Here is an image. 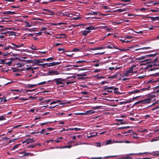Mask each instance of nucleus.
<instances>
[{
	"instance_id": "nucleus-56",
	"label": "nucleus",
	"mask_w": 159,
	"mask_h": 159,
	"mask_svg": "<svg viewBox=\"0 0 159 159\" xmlns=\"http://www.w3.org/2000/svg\"><path fill=\"white\" fill-rule=\"evenodd\" d=\"M121 0L124 2H129L130 1V0Z\"/></svg>"
},
{
	"instance_id": "nucleus-27",
	"label": "nucleus",
	"mask_w": 159,
	"mask_h": 159,
	"mask_svg": "<svg viewBox=\"0 0 159 159\" xmlns=\"http://www.w3.org/2000/svg\"><path fill=\"white\" fill-rule=\"evenodd\" d=\"M64 101H61L60 100H57L56 101V102L57 103H58V102H62L61 103L59 104L60 105H63V104H66V102H64Z\"/></svg>"
},
{
	"instance_id": "nucleus-54",
	"label": "nucleus",
	"mask_w": 159,
	"mask_h": 159,
	"mask_svg": "<svg viewBox=\"0 0 159 159\" xmlns=\"http://www.w3.org/2000/svg\"><path fill=\"white\" fill-rule=\"evenodd\" d=\"M105 53V52L100 53H97L95 54V55H102Z\"/></svg>"
},
{
	"instance_id": "nucleus-7",
	"label": "nucleus",
	"mask_w": 159,
	"mask_h": 159,
	"mask_svg": "<svg viewBox=\"0 0 159 159\" xmlns=\"http://www.w3.org/2000/svg\"><path fill=\"white\" fill-rule=\"evenodd\" d=\"M136 65H134L129 68V69L131 71V72H132L133 74L136 73H137V71L136 70V69L137 68V67L136 68Z\"/></svg>"
},
{
	"instance_id": "nucleus-11",
	"label": "nucleus",
	"mask_w": 159,
	"mask_h": 159,
	"mask_svg": "<svg viewBox=\"0 0 159 159\" xmlns=\"http://www.w3.org/2000/svg\"><path fill=\"white\" fill-rule=\"evenodd\" d=\"M151 48L150 47H143V48H141L138 49H135V50H147L148 49H149Z\"/></svg>"
},
{
	"instance_id": "nucleus-35",
	"label": "nucleus",
	"mask_w": 159,
	"mask_h": 159,
	"mask_svg": "<svg viewBox=\"0 0 159 159\" xmlns=\"http://www.w3.org/2000/svg\"><path fill=\"white\" fill-rule=\"evenodd\" d=\"M98 11H95V12H93L92 13H89V14H90V15H96L98 14Z\"/></svg>"
},
{
	"instance_id": "nucleus-45",
	"label": "nucleus",
	"mask_w": 159,
	"mask_h": 159,
	"mask_svg": "<svg viewBox=\"0 0 159 159\" xmlns=\"http://www.w3.org/2000/svg\"><path fill=\"white\" fill-rule=\"evenodd\" d=\"M12 93H13L14 94H16V92L19 91V90H12Z\"/></svg>"
},
{
	"instance_id": "nucleus-59",
	"label": "nucleus",
	"mask_w": 159,
	"mask_h": 159,
	"mask_svg": "<svg viewBox=\"0 0 159 159\" xmlns=\"http://www.w3.org/2000/svg\"><path fill=\"white\" fill-rule=\"evenodd\" d=\"M80 114L81 115H87V112L86 111L85 112L80 113Z\"/></svg>"
},
{
	"instance_id": "nucleus-50",
	"label": "nucleus",
	"mask_w": 159,
	"mask_h": 159,
	"mask_svg": "<svg viewBox=\"0 0 159 159\" xmlns=\"http://www.w3.org/2000/svg\"><path fill=\"white\" fill-rule=\"evenodd\" d=\"M0 55H2L3 56H7V54L4 53H2L1 52H0Z\"/></svg>"
},
{
	"instance_id": "nucleus-12",
	"label": "nucleus",
	"mask_w": 159,
	"mask_h": 159,
	"mask_svg": "<svg viewBox=\"0 0 159 159\" xmlns=\"http://www.w3.org/2000/svg\"><path fill=\"white\" fill-rule=\"evenodd\" d=\"M87 115H90L95 113V111L93 110H90L86 111Z\"/></svg>"
},
{
	"instance_id": "nucleus-34",
	"label": "nucleus",
	"mask_w": 159,
	"mask_h": 159,
	"mask_svg": "<svg viewBox=\"0 0 159 159\" xmlns=\"http://www.w3.org/2000/svg\"><path fill=\"white\" fill-rule=\"evenodd\" d=\"M89 33V31L87 30H84L83 32V34L84 36H86Z\"/></svg>"
},
{
	"instance_id": "nucleus-43",
	"label": "nucleus",
	"mask_w": 159,
	"mask_h": 159,
	"mask_svg": "<svg viewBox=\"0 0 159 159\" xmlns=\"http://www.w3.org/2000/svg\"><path fill=\"white\" fill-rule=\"evenodd\" d=\"M20 145V144H17L16 145L14 146V147L13 148V149L15 150L16 148H17Z\"/></svg>"
},
{
	"instance_id": "nucleus-18",
	"label": "nucleus",
	"mask_w": 159,
	"mask_h": 159,
	"mask_svg": "<svg viewBox=\"0 0 159 159\" xmlns=\"http://www.w3.org/2000/svg\"><path fill=\"white\" fill-rule=\"evenodd\" d=\"M121 68V67L118 66V67L117 66V67L116 68H115L114 67H110L108 68V69L110 70H116L118 69H119L120 68Z\"/></svg>"
},
{
	"instance_id": "nucleus-25",
	"label": "nucleus",
	"mask_w": 159,
	"mask_h": 159,
	"mask_svg": "<svg viewBox=\"0 0 159 159\" xmlns=\"http://www.w3.org/2000/svg\"><path fill=\"white\" fill-rule=\"evenodd\" d=\"M38 85V84H29L27 85V87L30 88H32L34 86H37Z\"/></svg>"
},
{
	"instance_id": "nucleus-53",
	"label": "nucleus",
	"mask_w": 159,
	"mask_h": 159,
	"mask_svg": "<svg viewBox=\"0 0 159 159\" xmlns=\"http://www.w3.org/2000/svg\"><path fill=\"white\" fill-rule=\"evenodd\" d=\"M80 17H74L72 19L73 20H78V19H80Z\"/></svg>"
},
{
	"instance_id": "nucleus-40",
	"label": "nucleus",
	"mask_w": 159,
	"mask_h": 159,
	"mask_svg": "<svg viewBox=\"0 0 159 159\" xmlns=\"http://www.w3.org/2000/svg\"><path fill=\"white\" fill-rule=\"evenodd\" d=\"M86 74H84V73L81 74H78L77 75V76L78 77L80 76H85Z\"/></svg>"
},
{
	"instance_id": "nucleus-38",
	"label": "nucleus",
	"mask_w": 159,
	"mask_h": 159,
	"mask_svg": "<svg viewBox=\"0 0 159 159\" xmlns=\"http://www.w3.org/2000/svg\"><path fill=\"white\" fill-rule=\"evenodd\" d=\"M6 120V118H5L4 116H0V121L3 120Z\"/></svg>"
},
{
	"instance_id": "nucleus-24",
	"label": "nucleus",
	"mask_w": 159,
	"mask_h": 159,
	"mask_svg": "<svg viewBox=\"0 0 159 159\" xmlns=\"http://www.w3.org/2000/svg\"><path fill=\"white\" fill-rule=\"evenodd\" d=\"M119 40L120 41H121L122 43H128L129 42L132 41V40H125V39H119Z\"/></svg>"
},
{
	"instance_id": "nucleus-3",
	"label": "nucleus",
	"mask_w": 159,
	"mask_h": 159,
	"mask_svg": "<svg viewBox=\"0 0 159 159\" xmlns=\"http://www.w3.org/2000/svg\"><path fill=\"white\" fill-rule=\"evenodd\" d=\"M60 64V62H53L50 63H45L44 64H39L40 66H44L45 65H46L48 66H54Z\"/></svg>"
},
{
	"instance_id": "nucleus-52",
	"label": "nucleus",
	"mask_w": 159,
	"mask_h": 159,
	"mask_svg": "<svg viewBox=\"0 0 159 159\" xmlns=\"http://www.w3.org/2000/svg\"><path fill=\"white\" fill-rule=\"evenodd\" d=\"M134 93H138L139 92H140V90H134Z\"/></svg>"
},
{
	"instance_id": "nucleus-49",
	"label": "nucleus",
	"mask_w": 159,
	"mask_h": 159,
	"mask_svg": "<svg viewBox=\"0 0 159 159\" xmlns=\"http://www.w3.org/2000/svg\"><path fill=\"white\" fill-rule=\"evenodd\" d=\"M128 50H129V49H126L125 48H122L120 49V51L123 52H126Z\"/></svg>"
},
{
	"instance_id": "nucleus-63",
	"label": "nucleus",
	"mask_w": 159,
	"mask_h": 159,
	"mask_svg": "<svg viewBox=\"0 0 159 159\" xmlns=\"http://www.w3.org/2000/svg\"><path fill=\"white\" fill-rule=\"evenodd\" d=\"M123 142H122V141H114V143H123Z\"/></svg>"
},
{
	"instance_id": "nucleus-19",
	"label": "nucleus",
	"mask_w": 159,
	"mask_h": 159,
	"mask_svg": "<svg viewBox=\"0 0 159 159\" xmlns=\"http://www.w3.org/2000/svg\"><path fill=\"white\" fill-rule=\"evenodd\" d=\"M98 133L96 132H93L90 134V135L89 136H88V138H91L92 137L95 136L97 135Z\"/></svg>"
},
{
	"instance_id": "nucleus-6",
	"label": "nucleus",
	"mask_w": 159,
	"mask_h": 159,
	"mask_svg": "<svg viewBox=\"0 0 159 159\" xmlns=\"http://www.w3.org/2000/svg\"><path fill=\"white\" fill-rule=\"evenodd\" d=\"M60 73L59 72L57 71V70H51L49 71L48 73V75L52 76L53 75H58L60 74Z\"/></svg>"
},
{
	"instance_id": "nucleus-28",
	"label": "nucleus",
	"mask_w": 159,
	"mask_h": 159,
	"mask_svg": "<svg viewBox=\"0 0 159 159\" xmlns=\"http://www.w3.org/2000/svg\"><path fill=\"white\" fill-rule=\"evenodd\" d=\"M66 16L69 17H72L74 16V12L73 13H67L65 15Z\"/></svg>"
},
{
	"instance_id": "nucleus-64",
	"label": "nucleus",
	"mask_w": 159,
	"mask_h": 159,
	"mask_svg": "<svg viewBox=\"0 0 159 159\" xmlns=\"http://www.w3.org/2000/svg\"><path fill=\"white\" fill-rule=\"evenodd\" d=\"M50 101V99H47L44 101L45 102H49Z\"/></svg>"
},
{
	"instance_id": "nucleus-44",
	"label": "nucleus",
	"mask_w": 159,
	"mask_h": 159,
	"mask_svg": "<svg viewBox=\"0 0 159 159\" xmlns=\"http://www.w3.org/2000/svg\"><path fill=\"white\" fill-rule=\"evenodd\" d=\"M100 106H96L95 107H93L92 108L95 110H96L100 108Z\"/></svg>"
},
{
	"instance_id": "nucleus-21",
	"label": "nucleus",
	"mask_w": 159,
	"mask_h": 159,
	"mask_svg": "<svg viewBox=\"0 0 159 159\" xmlns=\"http://www.w3.org/2000/svg\"><path fill=\"white\" fill-rule=\"evenodd\" d=\"M40 145V144L39 143H34L32 145H30L28 146V147L29 148H33L35 147L37 145Z\"/></svg>"
},
{
	"instance_id": "nucleus-1",
	"label": "nucleus",
	"mask_w": 159,
	"mask_h": 159,
	"mask_svg": "<svg viewBox=\"0 0 159 159\" xmlns=\"http://www.w3.org/2000/svg\"><path fill=\"white\" fill-rule=\"evenodd\" d=\"M66 80L65 79H63L61 78L55 79V82L56 83V84L57 85L60 84L64 85L65 84V82Z\"/></svg>"
},
{
	"instance_id": "nucleus-32",
	"label": "nucleus",
	"mask_w": 159,
	"mask_h": 159,
	"mask_svg": "<svg viewBox=\"0 0 159 159\" xmlns=\"http://www.w3.org/2000/svg\"><path fill=\"white\" fill-rule=\"evenodd\" d=\"M26 25L25 26H26L28 27H31L32 26V24H30L29 22H26Z\"/></svg>"
},
{
	"instance_id": "nucleus-9",
	"label": "nucleus",
	"mask_w": 159,
	"mask_h": 159,
	"mask_svg": "<svg viewBox=\"0 0 159 159\" xmlns=\"http://www.w3.org/2000/svg\"><path fill=\"white\" fill-rule=\"evenodd\" d=\"M132 74L133 73L131 72V71H130V70L129 69L126 71L125 72H124L123 74L125 76H127L128 75H130Z\"/></svg>"
},
{
	"instance_id": "nucleus-14",
	"label": "nucleus",
	"mask_w": 159,
	"mask_h": 159,
	"mask_svg": "<svg viewBox=\"0 0 159 159\" xmlns=\"http://www.w3.org/2000/svg\"><path fill=\"white\" fill-rule=\"evenodd\" d=\"M21 153H24V154L23 155V156H33V154H31L30 152H21Z\"/></svg>"
},
{
	"instance_id": "nucleus-41",
	"label": "nucleus",
	"mask_w": 159,
	"mask_h": 159,
	"mask_svg": "<svg viewBox=\"0 0 159 159\" xmlns=\"http://www.w3.org/2000/svg\"><path fill=\"white\" fill-rule=\"evenodd\" d=\"M130 127L129 126H127L125 127H123L120 128H119V129H128L130 128Z\"/></svg>"
},
{
	"instance_id": "nucleus-15",
	"label": "nucleus",
	"mask_w": 159,
	"mask_h": 159,
	"mask_svg": "<svg viewBox=\"0 0 159 159\" xmlns=\"http://www.w3.org/2000/svg\"><path fill=\"white\" fill-rule=\"evenodd\" d=\"M35 141V140H34L33 139H28L27 141L26 144H28L30 143H33V142H34Z\"/></svg>"
},
{
	"instance_id": "nucleus-55",
	"label": "nucleus",
	"mask_w": 159,
	"mask_h": 159,
	"mask_svg": "<svg viewBox=\"0 0 159 159\" xmlns=\"http://www.w3.org/2000/svg\"><path fill=\"white\" fill-rule=\"evenodd\" d=\"M84 61H84L81 60V61H77L76 62L77 63H83Z\"/></svg>"
},
{
	"instance_id": "nucleus-57",
	"label": "nucleus",
	"mask_w": 159,
	"mask_h": 159,
	"mask_svg": "<svg viewBox=\"0 0 159 159\" xmlns=\"http://www.w3.org/2000/svg\"><path fill=\"white\" fill-rule=\"evenodd\" d=\"M106 30L108 31H111V30H112V29L108 28V27H106Z\"/></svg>"
},
{
	"instance_id": "nucleus-16",
	"label": "nucleus",
	"mask_w": 159,
	"mask_h": 159,
	"mask_svg": "<svg viewBox=\"0 0 159 159\" xmlns=\"http://www.w3.org/2000/svg\"><path fill=\"white\" fill-rule=\"evenodd\" d=\"M59 35L61 36L56 37V38L57 39H62V38H66V35L64 34H60Z\"/></svg>"
},
{
	"instance_id": "nucleus-2",
	"label": "nucleus",
	"mask_w": 159,
	"mask_h": 159,
	"mask_svg": "<svg viewBox=\"0 0 159 159\" xmlns=\"http://www.w3.org/2000/svg\"><path fill=\"white\" fill-rule=\"evenodd\" d=\"M11 44L13 46H10L9 48H10L13 50H16L17 51H19L20 50L19 49H16L17 48H20L24 46V45L23 44L16 45L14 43H11Z\"/></svg>"
},
{
	"instance_id": "nucleus-47",
	"label": "nucleus",
	"mask_w": 159,
	"mask_h": 159,
	"mask_svg": "<svg viewBox=\"0 0 159 159\" xmlns=\"http://www.w3.org/2000/svg\"><path fill=\"white\" fill-rule=\"evenodd\" d=\"M132 37H131V36H127V35H126V36H124V38H125V39H129V38H132Z\"/></svg>"
},
{
	"instance_id": "nucleus-58",
	"label": "nucleus",
	"mask_w": 159,
	"mask_h": 159,
	"mask_svg": "<svg viewBox=\"0 0 159 159\" xmlns=\"http://www.w3.org/2000/svg\"><path fill=\"white\" fill-rule=\"evenodd\" d=\"M101 69H97L95 70H94V72H100L101 71Z\"/></svg>"
},
{
	"instance_id": "nucleus-42",
	"label": "nucleus",
	"mask_w": 159,
	"mask_h": 159,
	"mask_svg": "<svg viewBox=\"0 0 159 159\" xmlns=\"http://www.w3.org/2000/svg\"><path fill=\"white\" fill-rule=\"evenodd\" d=\"M74 129L76 131H77L78 130H80L81 129L80 128H74L70 129V130H74Z\"/></svg>"
},
{
	"instance_id": "nucleus-26",
	"label": "nucleus",
	"mask_w": 159,
	"mask_h": 159,
	"mask_svg": "<svg viewBox=\"0 0 159 159\" xmlns=\"http://www.w3.org/2000/svg\"><path fill=\"white\" fill-rule=\"evenodd\" d=\"M159 140V136H157V137L152 139L150 141L151 142H153L154 141H156Z\"/></svg>"
},
{
	"instance_id": "nucleus-51",
	"label": "nucleus",
	"mask_w": 159,
	"mask_h": 159,
	"mask_svg": "<svg viewBox=\"0 0 159 159\" xmlns=\"http://www.w3.org/2000/svg\"><path fill=\"white\" fill-rule=\"evenodd\" d=\"M79 50L78 48H74L73 50V52H77Z\"/></svg>"
},
{
	"instance_id": "nucleus-13",
	"label": "nucleus",
	"mask_w": 159,
	"mask_h": 159,
	"mask_svg": "<svg viewBox=\"0 0 159 159\" xmlns=\"http://www.w3.org/2000/svg\"><path fill=\"white\" fill-rule=\"evenodd\" d=\"M118 89V88L117 87H113V90H114V93L117 94H121V93L118 92L117 91V90Z\"/></svg>"
},
{
	"instance_id": "nucleus-4",
	"label": "nucleus",
	"mask_w": 159,
	"mask_h": 159,
	"mask_svg": "<svg viewBox=\"0 0 159 159\" xmlns=\"http://www.w3.org/2000/svg\"><path fill=\"white\" fill-rule=\"evenodd\" d=\"M43 11H45V12H43L42 14H46L49 15H54L55 13L54 12H53L52 11L46 9H43Z\"/></svg>"
},
{
	"instance_id": "nucleus-30",
	"label": "nucleus",
	"mask_w": 159,
	"mask_h": 159,
	"mask_svg": "<svg viewBox=\"0 0 159 159\" xmlns=\"http://www.w3.org/2000/svg\"><path fill=\"white\" fill-rule=\"evenodd\" d=\"M63 139V138L62 137H59L57 138L56 140L55 141L57 143H58L59 142L61 141L60 140Z\"/></svg>"
},
{
	"instance_id": "nucleus-60",
	"label": "nucleus",
	"mask_w": 159,
	"mask_h": 159,
	"mask_svg": "<svg viewBox=\"0 0 159 159\" xmlns=\"http://www.w3.org/2000/svg\"><path fill=\"white\" fill-rule=\"evenodd\" d=\"M35 61L37 63H42V61H39V60H35Z\"/></svg>"
},
{
	"instance_id": "nucleus-20",
	"label": "nucleus",
	"mask_w": 159,
	"mask_h": 159,
	"mask_svg": "<svg viewBox=\"0 0 159 159\" xmlns=\"http://www.w3.org/2000/svg\"><path fill=\"white\" fill-rule=\"evenodd\" d=\"M128 9L127 8H124L122 9H117L116 10V11L118 12H120L124 11H126Z\"/></svg>"
},
{
	"instance_id": "nucleus-36",
	"label": "nucleus",
	"mask_w": 159,
	"mask_h": 159,
	"mask_svg": "<svg viewBox=\"0 0 159 159\" xmlns=\"http://www.w3.org/2000/svg\"><path fill=\"white\" fill-rule=\"evenodd\" d=\"M95 146L97 147H101V143H95Z\"/></svg>"
},
{
	"instance_id": "nucleus-22",
	"label": "nucleus",
	"mask_w": 159,
	"mask_h": 159,
	"mask_svg": "<svg viewBox=\"0 0 159 159\" xmlns=\"http://www.w3.org/2000/svg\"><path fill=\"white\" fill-rule=\"evenodd\" d=\"M85 29L87 30V31H89V33H90L91 32V30L94 29V28L92 26H89L86 27Z\"/></svg>"
},
{
	"instance_id": "nucleus-46",
	"label": "nucleus",
	"mask_w": 159,
	"mask_h": 159,
	"mask_svg": "<svg viewBox=\"0 0 159 159\" xmlns=\"http://www.w3.org/2000/svg\"><path fill=\"white\" fill-rule=\"evenodd\" d=\"M46 83V81H44V82H42L40 83L37 84H38V85H42V84H45Z\"/></svg>"
},
{
	"instance_id": "nucleus-39",
	"label": "nucleus",
	"mask_w": 159,
	"mask_h": 159,
	"mask_svg": "<svg viewBox=\"0 0 159 159\" xmlns=\"http://www.w3.org/2000/svg\"><path fill=\"white\" fill-rule=\"evenodd\" d=\"M54 82H55V79L53 80H49L48 81V82H49L51 84H52Z\"/></svg>"
},
{
	"instance_id": "nucleus-5",
	"label": "nucleus",
	"mask_w": 159,
	"mask_h": 159,
	"mask_svg": "<svg viewBox=\"0 0 159 159\" xmlns=\"http://www.w3.org/2000/svg\"><path fill=\"white\" fill-rule=\"evenodd\" d=\"M155 56V55L154 54H153L148 55L145 56H143L140 57H139L137 59L139 61H141L142 60L148 58L149 57H153Z\"/></svg>"
},
{
	"instance_id": "nucleus-61",
	"label": "nucleus",
	"mask_w": 159,
	"mask_h": 159,
	"mask_svg": "<svg viewBox=\"0 0 159 159\" xmlns=\"http://www.w3.org/2000/svg\"><path fill=\"white\" fill-rule=\"evenodd\" d=\"M56 103V101H52V102L50 104V105H52V104H55Z\"/></svg>"
},
{
	"instance_id": "nucleus-29",
	"label": "nucleus",
	"mask_w": 159,
	"mask_h": 159,
	"mask_svg": "<svg viewBox=\"0 0 159 159\" xmlns=\"http://www.w3.org/2000/svg\"><path fill=\"white\" fill-rule=\"evenodd\" d=\"M150 87V86H149V87H148L147 88H143L141 89L140 90V91H145L146 90H148L149 89Z\"/></svg>"
},
{
	"instance_id": "nucleus-31",
	"label": "nucleus",
	"mask_w": 159,
	"mask_h": 159,
	"mask_svg": "<svg viewBox=\"0 0 159 159\" xmlns=\"http://www.w3.org/2000/svg\"><path fill=\"white\" fill-rule=\"evenodd\" d=\"M53 59V57H49V58H48L46 59H43V60H46L47 61H49L50 60H51V61H52V60Z\"/></svg>"
},
{
	"instance_id": "nucleus-8",
	"label": "nucleus",
	"mask_w": 159,
	"mask_h": 159,
	"mask_svg": "<svg viewBox=\"0 0 159 159\" xmlns=\"http://www.w3.org/2000/svg\"><path fill=\"white\" fill-rule=\"evenodd\" d=\"M113 86L107 87L104 89V90L105 91L109 93H111L113 90Z\"/></svg>"
},
{
	"instance_id": "nucleus-10",
	"label": "nucleus",
	"mask_w": 159,
	"mask_h": 159,
	"mask_svg": "<svg viewBox=\"0 0 159 159\" xmlns=\"http://www.w3.org/2000/svg\"><path fill=\"white\" fill-rule=\"evenodd\" d=\"M151 98H148L143 100L139 101V102H143V103H148L151 101Z\"/></svg>"
},
{
	"instance_id": "nucleus-48",
	"label": "nucleus",
	"mask_w": 159,
	"mask_h": 159,
	"mask_svg": "<svg viewBox=\"0 0 159 159\" xmlns=\"http://www.w3.org/2000/svg\"><path fill=\"white\" fill-rule=\"evenodd\" d=\"M74 13L75 14V16L76 17H79V14L78 12H74Z\"/></svg>"
},
{
	"instance_id": "nucleus-17",
	"label": "nucleus",
	"mask_w": 159,
	"mask_h": 159,
	"mask_svg": "<svg viewBox=\"0 0 159 159\" xmlns=\"http://www.w3.org/2000/svg\"><path fill=\"white\" fill-rule=\"evenodd\" d=\"M114 141L112 140L111 139L107 140V141L106 142V143L105 144V145H107L108 144H112L113 143H114Z\"/></svg>"
},
{
	"instance_id": "nucleus-23",
	"label": "nucleus",
	"mask_w": 159,
	"mask_h": 159,
	"mask_svg": "<svg viewBox=\"0 0 159 159\" xmlns=\"http://www.w3.org/2000/svg\"><path fill=\"white\" fill-rule=\"evenodd\" d=\"M104 49V47H96L94 48H91V49L92 50H100L102 49Z\"/></svg>"
},
{
	"instance_id": "nucleus-62",
	"label": "nucleus",
	"mask_w": 159,
	"mask_h": 159,
	"mask_svg": "<svg viewBox=\"0 0 159 159\" xmlns=\"http://www.w3.org/2000/svg\"><path fill=\"white\" fill-rule=\"evenodd\" d=\"M134 32L138 34H143V31H140L139 32L134 31Z\"/></svg>"
},
{
	"instance_id": "nucleus-37",
	"label": "nucleus",
	"mask_w": 159,
	"mask_h": 159,
	"mask_svg": "<svg viewBox=\"0 0 159 159\" xmlns=\"http://www.w3.org/2000/svg\"><path fill=\"white\" fill-rule=\"evenodd\" d=\"M123 22V20L121 19L117 21L116 23L117 24H119L122 23Z\"/></svg>"
},
{
	"instance_id": "nucleus-33",
	"label": "nucleus",
	"mask_w": 159,
	"mask_h": 159,
	"mask_svg": "<svg viewBox=\"0 0 159 159\" xmlns=\"http://www.w3.org/2000/svg\"><path fill=\"white\" fill-rule=\"evenodd\" d=\"M58 50L60 52H66L65 49L63 48H59L58 49Z\"/></svg>"
}]
</instances>
